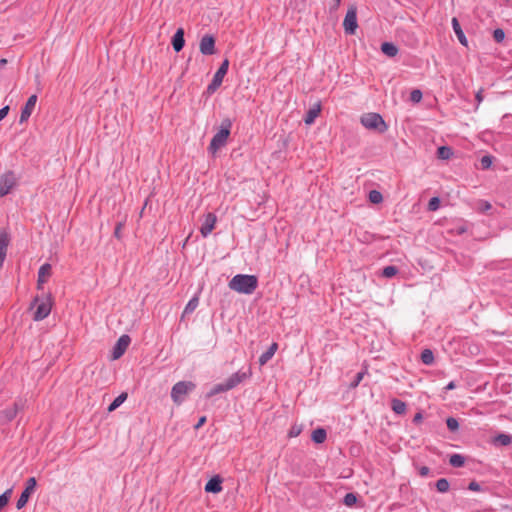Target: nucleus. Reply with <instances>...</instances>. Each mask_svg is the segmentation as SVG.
<instances>
[{"label":"nucleus","instance_id":"19","mask_svg":"<svg viewBox=\"0 0 512 512\" xmlns=\"http://www.w3.org/2000/svg\"><path fill=\"white\" fill-rule=\"evenodd\" d=\"M278 349V344L276 342H273L270 347L263 352L259 357V364L260 366H264L268 361L272 359V357L275 355L276 351Z\"/></svg>","mask_w":512,"mask_h":512},{"label":"nucleus","instance_id":"40","mask_svg":"<svg viewBox=\"0 0 512 512\" xmlns=\"http://www.w3.org/2000/svg\"><path fill=\"white\" fill-rule=\"evenodd\" d=\"M436 487L438 491L440 492H447L448 491V479L447 478H441L437 481Z\"/></svg>","mask_w":512,"mask_h":512},{"label":"nucleus","instance_id":"39","mask_svg":"<svg viewBox=\"0 0 512 512\" xmlns=\"http://www.w3.org/2000/svg\"><path fill=\"white\" fill-rule=\"evenodd\" d=\"M493 39L497 43H501L505 39V32L501 28H497L493 32Z\"/></svg>","mask_w":512,"mask_h":512},{"label":"nucleus","instance_id":"44","mask_svg":"<svg viewBox=\"0 0 512 512\" xmlns=\"http://www.w3.org/2000/svg\"><path fill=\"white\" fill-rule=\"evenodd\" d=\"M363 376H364V372H358V373L355 375V378H354V380L351 382L350 386H351L352 388L357 387V386L360 384V382L362 381Z\"/></svg>","mask_w":512,"mask_h":512},{"label":"nucleus","instance_id":"37","mask_svg":"<svg viewBox=\"0 0 512 512\" xmlns=\"http://www.w3.org/2000/svg\"><path fill=\"white\" fill-rule=\"evenodd\" d=\"M441 200L439 197H432L428 203L429 211H436L440 207Z\"/></svg>","mask_w":512,"mask_h":512},{"label":"nucleus","instance_id":"1","mask_svg":"<svg viewBox=\"0 0 512 512\" xmlns=\"http://www.w3.org/2000/svg\"><path fill=\"white\" fill-rule=\"evenodd\" d=\"M231 290L241 294H252L258 286V278L255 275L237 274L228 283Z\"/></svg>","mask_w":512,"mask_h":512},{"label":"nucleus","instance_id":"21","mask_svg":"<svg viewBox=\"0 0 512 512\" xmlns=\"http://www.w3.org/2000/svg\"><path fill=\"white\" fill-rule=\"evenodd\" d=\"M320 112H321V106H320V104H319V103H318V104H316V105H314L313 107H311V108L307 111V113H306V115H305V117H304V122H305V124H307V125H311V124H313V123H314V121H315V119H316V118L318 117V115L320 114Z\"/></svg>","mask_w":512,"mask_h":512},{"label":"nucleus","instance_id":"11","mask_svg":"<svg viewBox=\"0 0 512 512\" xmlns=\"http://www.w3.org/2000/svg\"><path fill=\"white\" fill-rule=\"evenodd\" d=\"M130 342H131V338L129 335L124 334V335L120 336L112 349V358L114 360L119 359L127 350Z\"/></svg>","mask_w":512,"mask_h":512},{"label":"nucleus","instance_id":"42","mask_svg":"<svg viewBox=\"0 0 512 512\" xmlns=\"http://www.w3.org/2000/svg\"><path fill=\"white\" fill-rule=\"evenodd\" d=\"M480 164L482 169H488L492 165V157L489 155H485L481 158Z\"/></svg>","mask_w":512,"mask_h":512},{"label":"nucleus","instance_id":"34","mask_svg":"<svg viewBox=\"0 0 512 512\" xmlns=\"http://www.w3.org/2000/svg\"><path fill=\"white\" fill-rule=\"evenodd\" d=\"M469 224L467 222H459V224H455L453 229L450 232H456L458 235H461L468 231Z\"/></svg>","mask_w":512,"mask_h":512},{"label":"nucleus","instance_id":"22","mask_svg":"<svg viewBox=\"0 0 512 512\" xmlns=\"http://www.w3.org/2000/svg\"><path fill=\"white\" fill-rule=\"evenodd\" d=\"M327 438V432L324 428H317L312 431L311 439L316 444L323 443Z\"/></svg>","mask_w":512,"mask_h":512},{"label":"nucleus","instance_id":"25","mask_svg":"<svg viewBox=\"0 0 512 512\" xmlns=\"http://www.w3.org/2000/svg\"><path fill=\"white\" fill-rule=\"evenodd\" d=\"M229 391L228 387L226 386V383H218L214 385L210 391L206 394V398H211L217 394L224 393Z\"/></svg>","mask_w":512,"mask_h":512},{"label":"nucleus","instance_id":"17","mask_svg":"<svg viewBox=\"0 0 512 512\" xmlns=\"http://www.w3.org/2000/svg\"><path fill=\"white\" fill-rule=\"evenodd\" d=\"M51 265L44 263L38 270L37 288L42 289L43 284L46 282V278L51 275Z\"/></svg>","mask_w":512,"mask_h":512},{"label":"nucleus","instance_id":"14","mask_svg":"<svg viewBox=\"0 0 512 512\" xmlns=\"http://www.w3.org/2000/svg\"><path fill=\"white\" fill-rule=\"evenodd\" d=\"M15 185V177L12 172L0 177V197L7 195Z\"/></svg>","mask_w":512,"mask_h":512},{"label":"nucleus","instance_id":"12","mask_svg":"<svg viewBox=\"0 0 512 512\" xmlns=\"http://www.w3.org/2000/svg\"><path fill=\"white\" fill-rule=\"evenodd\" d=\"M199 49L203 55L215 54V38L209 34L204 35L200 40Z\"/></svg>","mask_w":512,"mask_h":512},{"label":"nucleus","instance_id":"16","mask_svg":"<svg viewBox=\"0 0 512 512\" xmlns=\"http://www.w3.org/2000/svg\"><path fill=\"white\" fill-rule=\"evenodd\" d=\"M223 479L219 475L213 476L205 485V492L217 494L222 491Z\"/></svg>","mask_w":512,"mask_h":512},{"label":"nucleus","instance_id":"24","mask_svg":"<svg viewBox=\"0 0 512 512\" xmlns=\"http://www.w3.org/2000/svg\"><path fill=\"white\" fill-rule=\"evenodd\" d=\"M381 51L388 57H394L398 53V48L392 42H383Z\"/></svg>","mask_w":512,"mask_h":512},{"label":"nucleus","instance_id":"18","mask_svg":"<svg viewBox=\"0 0 512 512\" xmlns=\"http://www.w3.org/2000/svg\"><path fill=\"white\" fill-rule=\"evenodd\" d=\"M171 43L175 52H180L183 49L185 45V39L184 30L182 28L177 29V31L172 37Z\"/></svg>","mask_w":512,"mask_h":512},{"label":"nucleus","instance_id":"8","mask_svg":"<svg viewBox=\"0 0 512 512\" xmlns=\"http://www.w3.org/2000/svg\"><path fill=\"white\" fill-rule=\"evenodd\" d=\"M252 376V371L250 368H248L246 371L239 370L235 373H233L230 377H228L225 381L226 386L229 390L234 389L239 384L244 382L245 380L249 379Z\"/></svg>","mask_w":512,"mask_h":512},{"label":"nucleus","instance_id":"26","mask_svg":"<svg viewBox=\"0 0 512 512\" xmlns=\"http://www.w3.org/2000/svg\"><path fill=\"white\" fill-rule=\"evenodd\" d=\"M127 393L123 392L120 395H118L108 406V411L112 412L116 410L118 407H120L124 401L127 399Z\"/></svg>","mask_w":512,"mask_h":512},{"label":"nucleus","instance_id":"15","mask_svg":"<svg viewBox=\"0 0 512 512\" xmlns=\"http://www.w3.org/2000/svg\"><path fill=\"white\" fill-rule=\"evenodd\" d=\"M217 217L214 213H208L201 225L200 233L203 237H207L215 228Z\"/></svg>","mask_w":512,"mask_h":512},{"label":"nucleus","instance_id":"13","mask_svg":"<svg viewBox=\"0 0 512 512\" xmlns=\"http://www.w3.org/2000/svg\"><path fill=\"white\" fill-rule=\"evenodd\" d=\"M36 102H37L36 94H33L28 98L27 102L25 103L24 107L21 110L20 119H19L20 124H23L28 121V119L30 118V116L36 106Z\"/></svg>","mask_w":512,"mask_h":512},{"label":"nucleus","instance_id":"27","mask_svg":"<svg viewBox=\"0 0 512 512\" xmlns=\"http://www.w3.org/2000/svg\"><path fill=\"white\" fill-rule=\"evenodd\" d=\"M466 458L461 454L450 455V466L459 468L465 464Z\"/></svg>","mask_w":512,"mask_h":512},{"label":"nucleus","instance_id":"6","mask_svg":"<svg viewBox=\"0 0 512 512\" xmlns=\"http://www.w3.org/2000/svg\"><path fill=\"white\" fill-rule=\"evenodd\" d=\"M357 28V8L356 6H350L349 9L347 10V13L343 21V29L345 34L354 35L356 33Z\"/></svg>","mask_w":512,"mask_h":512},{"label":"nucleus","instance_id":"41","mask_svg":"<svg viewBox=\"0 0 512 512\" xmlns=\"http://www.w3.org/2000/svg\"><path fill=\"white\" fill-rule=\"evenodd\" d=\"M422 99V92L419 89H414L410 93V100L414 103L420 102Z\"/></svg>","mask_w":512,"mask_h":512},{"label":"nucleus","instance_id":"9","mask_svg":"<svg viewBox=\"0 0 512 512\" xmlns=\"http://www.w3.org/2000/svg\"><path fill=\"white\" fill-rule=\"evenodd\" d=\"M36 485L37 481L35 477H30L27 479L25 489L21 493L16 503L17 509H22L27 504L30 495L35 491Z\"/></svg>","mask_w":512,"mask_h":512},{"label":"nucleus","instance_id":"36","mask_svg":"<svg viewBox=\"0 0 512 512\" xmlns=\"http://www.w3.org/2000/svg\"><path fill=\"white\" fill-rule=\"evenodd\" d=\"M356 501H357V496L354 493H347L343 499V503L349 507L353 506L356 503Z\"/></svg>","mask_w":512,"mask_h":512},{"label":"nucleus","instance_id":"2","mask_svg":"<svg viewBox=\"0 0 512 512\" xmlns=\"http://www.w3.org/2000/svg\"><path fill=\"white\" fill-rule=\"evenodd\" d=\"M232 128V121L230 118H225L221 121L218 132L212 137L208 146V152L216 154L227 143Z\"/></svg>","mask_w":512,"mask_h":512},{"label":"nucleus","instance_id":"30","mask_svg":"<svg viewBox=\"0 0 512 512\" xmlns=\"http://www.w3.org/2000/svg\"><path fill=\"white\" fill-rule=\"evenodd\" d=\"M10 243V235L6 231L0 232V250L7 251Z\"/></svg>","mask_w":512,"mask_h":512},{"label":"nucleus","instance_id":"43","mask_svg":"<svg viewBox=\"0 0 512 512\" xmlns=\"http://www.w3.org/2000/svg\"><path fill=\"white\" fill-rule=\"evenodd\" d=\"M438 156L440 159H448V146H441L438 148Z\"/></svg>","mask_w":512,"mask_h":512},{"label":"nucleus","instance_id":"29","mask_svg":"<svg viewBox=\"0 0 512 512\" xmlns=\"http://www.w3.org/2000/svg\"><path fill=\"white\" fill-rule=\"evenodd\" d=\"M397 273H398V268L394 265H389L382 269L381 275L385 278H392Z\"/></svg>","mask_w":512,"mask_h":512},{"label":"nucleus","instance_id":"45","mask_svg":"<svg viewBox=\"0 0 512 512\" xmlns=\"http://www.w3.org/2000/svg\"><path fill=\"white\" fill-rule=\"evenodd\" d=\"M123 228V223L122 222H119L117 223V225L115 226V229H114V236L117 238V239H120L121 238V230Z\"/></svg>","mask_w":512,"mask_h":512},{"label":"nucleus","instance_id":"23","mask_svg":"<svg viewBox=\"0 0 512 512\" xmlns=\"http://www.w3.org/2000/svg\"><path fill=\"white\" fill-rule=\"evenodd\" d=\"M391 408L396 414L402 415L406 412L407 405L402 400L394 398L391 401Z\"/></svg>","mask_w":512,"mask_h":512},{"label":"nucleus","instance_id":"55","mask_svg":"<svg viewBox=\"0 0 512 512\" xmlns=\"http://www.w3.org/2000/svg\"><path fill=\"white\" fill-rule=\"evenodd\" d=\"M422 419V415L420 413H417L415 416H414V419L413 421L414 422H418Z\"/></svg>","mask_w":512,"mask_h":512},{"label":"nucleus","instance_id":"38","mask_svg":"<svg viewBox=\"0 0 512 512\" xmlns=\"http://www.w3.org/2000/svg\"><path fill=\"white\" fill-rule=\"evenodd\" d=\"M492 208L491 204L486 200H479L477 202V210L484 213Z\"/></svg>","mask_w":512,"mask_h":512},{"label":"nucleus","instance_id":"10","mask_svg":"<svg viewBox=\"0 0 512 512\" xmlns=\"http://www.w3.org/2000/svg\"><path fill=\"white\" fill-rule=\"evenodd\" d=\"M24 403L21 400L15 401L11 407L0 411V423H7L12 421L19 410H22Z\"/></svg>","mask_w":512,"mask_h":512},{"label":"nucleus","instance_id":"31","mask_svg":"<svg viewBox=\"0 0 512 512\" xmlns=\"http://www.w3.org/2000/svg\"><path fill=\"white\" fill-rule=\"evenodd\" d=\"M495 443H498L502 446H507L512 442V437L508 434H499L494 439Z\"/></svg>","mask_w":512,"mask_h":512},{"label":"nucleus","instance_id":"50","mask_svg":"<svg viewBox=\"0 0 512 512\" xmlns=\"http://www.w3.org/2000/svg\"><path fill=\"white\" fill-rule=\"evenodd\" d=\"M206 420H207L206 416L200 417L198 422L195 424L194 428L199 429L200 427H202L205 424Z\"/></svg>","mask_w":512,"mask_h":512},{"label":"nucleus","instance_id":"33","mask_svg":"<svg viewBox=\"0 0 512 512\" xmlns=\"http://www.w3.org/2000/svg\"><path fill=\"white\" fill-rule=\"evenodd\" d=\"M369 200L373 204H379L383 201V196H382L381 192H379L377 190H371L369 192Z\"/></svg>","mask_w":512,"mask_h":512},{"label":"nucleus","instance_id":"47","mask_svg":"<svg viewBox=\"0 0 512 512\" xmlns=\"http://www.w3.org/2000/svg\"><path fill=\"white\" fill-rule=\"evenodd\" d=\"M458 428H459L458 421L455 418L450 417V432L456 431Z\"/></svg>","mask_w":512,"mask_h":512},{"label":"nucleus","instance_id":"3","mask_svg":"<svg viewBox=\"0 0 512 512\" xmlns=\"http://www.w3.org/2000/svg\"><path fill=\"white\" fill-rule=\"evenodd\" d=\"M360 122L366 129L379 133H384L388 129L383 117L378 113H365L361 116Z\"/></svg>","mask_w":512,"mask_h":512},{"label":"nucleus","instance_id":"52","mask_svg":"<svg viewBox=\"0 0 512 512\" xmlns=\"http://www.w3.org/2000/svg\"><path fill=\"white\" fill-rule=\"evenodd\" d=\"M341 4V0H333V3L330 6L331 11H336Z\"/></svg>","mask_w":512,"mask_h":512},{"label":"nucleus","instance_id":"56","mask_svg":"<svg viewBox=\"0 0 512 512\" xmlns=\"http://www.w3.org/2000/svg\"><path fill=\"white\" fill-rule=\"evenodd\" d=\"M454 383L450 381V390L454 389Z\"/></svg>","mask_w":512,"mask_h":512},{"label":"nucleus","instance_id":"49","mask_svg":"<svg viewBox=\"0 0 512 512\" xmlns=\"http://www.w3.org/2000/svg\"><path fill=\"white\" fill-rule=\"evenodd\" d=\"M475 99L477 101V106L483 101V89L478 90V92L475 95Z\"/></svg>","mask_w":512,"mask_h":512},{"label":"nucleus","instance_id":"53","mask_svg":"<svg viewBox=\"0 0 512 512\" xmlns=\"http://www.w3.org/2000/svg\"><path fill=\"white\" fill-rule=\"evenodd\" d=\"M430 472V469L426 466H422L420 469H419V474L421 476H427Z\"/></svg>","mask_w":512,"mask_h":512},{"label":"nucleus","instance_id":"46","mask_svg":"<svg viewBox=\"0 0 512 512\" xmlns=\"http://www.w3.org/2000/svg\"><path fill=\"white\" fill-rule=\"evenodd\" d=\"M468 489L471 490V491H480L481 490V486L478 482L476 481H471L468 485Z\"/></svg>","mask_w":512,"mask_h":512},{"label":"nucleus","instance_id":"54","mask_svg":"<svg viewBox=\"0 0 512 512\" xmlns=\"http://www.w3.org/2000/svg\"><path fill=\"white\" fill-rule=\"evenodd\" d=\"M7 251L0 250V268L3 266V262L6 258Z\"/></svg>","mask_w":512,"mask_h":512},{"label":"nucleus","instance_id":"7","mask_svg":"<svg viewBox=\"0 0 512 512\" xmlns=\"http://www.w3.org/2000/svg\"><path fill=\"white\" fill-rule=\"evenodd\" d=\"M36 305L33 315L34 321H41L47 318L51 312V303L49 301H39V297H35L31 306Z\"/></svg>","mask_w":512,"mask_h":512},{"label":"nucleus","instance_id":"5","mask_svg":"<svg viewBox=\"0 0 512 512\" xmlns=\"http://www.w3.org/2000/svg\"><path fill=\"white\" fill-rule=\"evenodd\" d=\"M229 68V60L224 59L218 68V70L215 72L212 81L207 86V93L213 94L222 84L223 78L228 72Z\"/></svg>","mask_w":512,"mask_h":512},{"label":"nucleus","instance_id":"20","mask_svg":"<svg viewBox=\"0 0 512 512\" xmlns=\"http://www.w3.org/2000/svg\"><path fill=\"white\" fill-rule=\"evenodd\" d=\"M451 23H452L453 30H454V32H455L459 42L463 46L467 47L468 46V41H467V38H466V36H465L461 26H460V23H459L458 19L455 18V17L452 18Z\"/></svg>","mask_w":512,"mask_h":512},{"label":"nucleus","instance_id":"51","mask_svg":"<svg viewBox=\"0 0 512 512\" xmlns=\"http://www.w3.org/2000/svg\"><path fill=\"white\" fill-rule=\"evenodd\" d=\"M8 112H9V106H5L0 109V121L7 116Z\"/></svg>","mask_w":512,"mask_h":512},{"label":"nucleus","instance_id":"48","mask_svg":"<svg viewBox=\"0 0 512 512\" xmlns=\"http://www.w3.org/2000/svg\"><path fill=\"white\" fill-rule=\"evenodd\" d=\"M301 432V429L297 426H293L289 431V437H297Z\"/></svg>","mask_w":512,"mask_h":512},{"label":"nucleus","instance_id":"28","mask_svg":"<svg viewBox=\"0 0 512 512\" xmlns=\"http://www.w3.org/2000/svg\"><path fill=\"white\" fill-rule=\"evenodd\" d=\"M421 361L426 365H431L434 361V354L430 349H424L421 353Z\"/></svg>","mask_w":512,"mask_h":512},{"label":"nucleus","instance_id":"35","mask_svg":"<svg viewBox=\"0 0 512 512\" xmlns=\"http://www.w3.org/2000/svg\"><path fill=\"white\" fill-rule=\"evenodd\" d=\"M11 494L12 488L7 489L0 495V511L8 504Z\"/></svg>","mask_w":512,"mask_h":512},{"label":"nucleus","instance_id":"32","mask_svg":"<svg viewBox=\"0 0 512 512\" xmlns=\"http://www.w3.org/2000/svg\"><path fill=\"white\" fill-rule=\"evenodd\" d=\"M198 304L199 300L197 297L190 299L184 308V314L192 313L197 308Z\"/></svg>","mask_w":512,"mask_h":512},{"label":"nucleus","instance_id":"4","mask_svg":"<svg viewBox=\"0 0 512 512\" xmlns=\"http://www.w3.org/2000/svg\"><path fill=\"white\" fill-rule=\"evenodd\" d=\"M196 388V384L192 381H179L175 383L171 389V399L177 405H180L188 395Z\"/></svg>","mask_w":512,"mask_h":512}]
</instances>
